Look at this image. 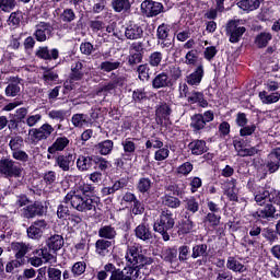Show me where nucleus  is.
Segmentation results:
<instances>
[{"label": "nucleus", "mask_w": 280, "mask_h": 280, "mask_svg": "<svg viewBox=\"0 0 280 280\" xmlns=\"http://www.w3.org/2000/svg\"><path fill=\"white\" fill-rule=\"evenodd\" d=\"M176 226V214L170 208H162L153 223V231L162 235L163 242H170V231Z\"/></svg>", "instance_id": "obj_1"}, {"label": "nucleus", "mask_w": 280, "mask_h": 280, "mask_svg": "<svg viewBox=\"0 0 280 280\" xmlns=\"http://www.w3.org/2000/svg\"><path fill=\"white\" fill-rule=\"evenodd\" d=\"M125 259L131 266L129 272H136L135 275H139V270L145 268V266L154 264V258L143 255V252L137 245L127 246Z\"/></svg>", "instance_id": "obj_2"}, {"label": "nucleus", "mask_w": 280, "mask_h": 280, "mask_svg": "<svg viewBox=\"0 0 280 280\" xmlns=\"http://www.w3.org/2000/svg\"><path fill=\"white\" fill-rule=\"evenodd\" d=\"M213 119L215 114L208 109L203 114H194L190 117V128L194 135H202V132H211L213 130Z\"/></svg>", "instance_id": "obj_3"}, {"label": "nucleus", "mask_w": 280, "mask_h": 280, "mask_svg": "<svg viewBox=\"0 0 280 280\" xmlns=\"http://www.w3.org/2000/svg\"><path fill=\"white\" fill-rule=\"evenodd\" d=\"M77 196L82 199L81 205L83 206V211H95L97 202H100V197L95 196V186L91 184H82L79 186Z\"/></svg>", "instance_id": "obj_4"}, {"label": "nucleus", "mask_w": 280, "mask_h": 280, "mask_svg": "<svg viewBox=\"0 0 280 280\" xmlns=\"http://www.w3.org/2000/svg\"><path fill=\"white\" fill-rule=\"evenodd\" d=\"M0 175L4 178H21L23 166L10 156H2L0 159Z\"/></svg>", "instance_id": "obj_5"}, {"label": "nucleus", "mask_w": 280, "mask_h": 280, "mask_svg": "<svg viewBox=\"0 0 280 280\" xmlns=\"http://www.w3.org/2000/svg\"><path fill=\"white\" fill-rule=\"evenodd\" d=\"M28 109L20 107L14 114H9V131L11 135H23L25 132V119H27Z\"/></svg>", "instance_id": "obj_6"}, {"label": "nucleus", "mask_w": 280, "mask_h": 280, "mask_svg": "<svg viewBox=\"0 0 280 280\" xmlns=\"http://www.w3.org/2000/svg\"><path fill=\"white\" fill-rule=\"evenodd\" d=\"M156 38L162 49H170L174 46L176 40V32H174V25L162 23L156 28Z\"/></svg>", "instance_id": "obj_7"}, {"label": "nucleus", "mask_w": 280, "mask_h": 280, "mask_svg": "<svg viewBox=\"0 0 280 280\" xmlns=\"http://www.w3.org/2000/svg\"><path fill=\"white\" fill-rule=\"evenodd\" d=\"M47 248L40 249V255L45 261L51 259V253H58L65 246V237L60 234H51L46 238Z\"/></svg>", "instance_id": "obj_8"}, {"label": "nucleus", "mask_w": 280, "mask_h": 280, "mask_svg": "<svg viewBox=\"0 0 280 280\" xmlns=\"http://www.w3.org/2000/svg\"><path fill=\"white\" fill-rule=\"evenodd\" d=\"M54 127L49 122L43 124L39 128L28 130V139L32 145H38L39 141H47L54 135Z\"/></svg>", "instance_id": "obj_9"}, {"label": "nucleus", "mask_w": 280, "mask_h": 280, "mask_svg": "<svg viewBox=\"0 0 280 280\" xmlns=\"http://www.w3.org/2000/svg\"><path fill=\"white\" fill-rule=\"evenodd\" d=\"M47 213L43 201H34L20 210L21 218L24 220H34V218H43Z\"/></svg>", "instance_id": "obj_10"}, {"label": "nucleus", "mask_w": 280, "mask_h": 280, "mask_svg": "<svg viewBox=\"0 0 280 280\" xmlns=\"http://www.w3.org/2000/svg\"><path fill=\"white\" fill-rule=\"evenodd\" d=\"M225 34L229 36V40L232 44L240 43L242 36L246 34V27L240 26V20H230L225 26Z\"/></svg>", "instance_id": "obj_11"}, {"label": "nucleus", "mask_w": 280, "mask_h": 280, "mask_svg": "<svg viewBox=\"0 0 280 280\" xmlns=\"http://www.w3.org/2000/svg\"><path fill=\"white\" fill-rule=\"evenodd\" d=\"M140 10L147 19H154V16H159V14H163V12H165V7L163 3L154 0H144L140 4Z\"/></svg>", "instance_id": "obj_12"}, {"label": "nucleus", "mask_w": 280, "mask_h": 280, "mask_svg": "<svg viewBox=\"0 0 280 280\" xmlns=\"http://www.w3.org/2000/svg\"><path fill=\"white\" fill-rule=\"evenodd\" d=\"M144 34L145 25L135 21H129L125 28V38H127V40H141Z\"/></svg>", "instance_id": "obj_13"}, {"label": "nucleus", "mask_w": 280, "mask_h": 280, "mask_svg": "<svg viewBox=\"0 0 280 280\" xmlns=\"http://www.w3.org/2000/svg\"><path fill=\"white\" fill-rule=\"evenodd\" d=\"M190 257L191 259H197V266H207L209 261V245L206 243L195 244Z\"/></svg>", "instance_id": "obj_14"}, {"label": "nucleus", "mask_w": 280, "mask_h": 280, "mask_svg": "<svg viewBox=\"0 0 280 280\" xmlns=\"http://www.w3.org/2000/svg\"><path fill=\"white\" fill-rule=\"evenodd\" d=\"M69 143H71V141L69 138H67V136L56 138L52 144L47 149L48 161H54V159H56V154H59V152H65V150L69 148Z\"/></svg>", "instance_id": "obj_15"}, {"label": "nucleus", "mask_w": 280, "mask_h": 280, "mask_svg": "<svg viewBox=\"0 0 280 280\" xmlns=\"http://www.w3.org/2000/svg\"><path fill=\"white\" fill-rule=\"evenodd\" d=\"M46 229L47 221L45 219H37L26 229V235L30 240H40Z\"/></svg>", "instance_id": "obj_16"}, {"label": "nucleus", "mask_w": 280, "mask_h": 280, "mask_svg": "<svg viewBox=\"0 0 280 280\" xmlns=\"http://www.w3.org/2000/svg\"><path fill=\"white\" fill-rule=\"evenodd\" d=\"M54 159L55 165L62 172H69L75 165V154L71 152L55 155Z\"/></svg>", "instance_id": "obj_17"}, {"label": "nucleus", "mask_w": 280, "mask_h": 280, "mask_svg": "<svg viewBox=\"0 0 280 280\" xmlns=\"http://www.w3.org/2000/svg\"><path fill=\"white\" fill-rule=\"evenodd\" d=\"M54 32V26L49 22H39L36 25L35 32L33 36L37 40V43H45L47 40V36H51Z\"/></svg>", "instance_id": "obj_18"}, {"label": "nucleus", "mask_w": 280, "mask_h": 280, "mask_svg": "<svg viewBox=\"0 0 280 280\" xmlns=\"http://www.w3.org/2000/svg\"><path fill=\"white\" fill-rule=\"evenodd\" d=\"M172 113V104L167 102H160V104L155 107V119L158 124H163V121H170Z\"/></svg>", "instance_id": "obj_19"}, {"label": "nucleus", "mask_w": 280, "mask_h": 280, "mask_svg": "<svg viewBox=\"0 0 280 280\" xmlns=\"http://www.w3.org/2000/svg\"><path fill=\"white\" fill-rule=\"evenodd\" d=\"M267 170L269 174H275L280 170V147L273 148L267 156Z\"/></svg>", "instance_id": "obj_20"}, {"label": "nucleus", "mask_w": 280, "mask_h": 280, "mask_svg": "<svg viewBox=\"0 0 280 280\" xmlns=\"http://www.w3.org/2000/svg\"><path fill=\"white\" fill-rule=\"evenodd\" d=\"M177 229L178 235H189V233H194V229H196V223L191 220V215L185 212V214L178 221Z\"/></svg>", "instance_id": "obj_21"}, {"label": "nucleus", "mask_w": 280, "mask_h": 280, "mask_svg": "<svg viewBox=\"0 0 280 280\" xmlns=\"http://www.w3.org/2000/svg\"><path fill=\"white\" fill-rule=\"evenodd\" d=\"M21 86H23V79L19 78V75L10 77L9 84L4 90L7 97H16V95H20Z\"/></svg>", "instance_id": "obj_22"}, {"label": "nucleus", "mask_w": 280, "mask_h": 280, "mask_svg": "<svg viewBox=\"0 0 280 280\" xmlns=\"http://www.w3.org/2000/svg\"><path fill=\"white\" fill-rule=\"evenodd\" d=\"M275 191V188H271L269 186H260L255 196V202L256 205H258L259 207H264V205H266L267 200H271L272 198V194Z\"/></svg>", "instance_id": "obj_23"}, {"label": "nucleus", "mask_w": 280, "mask_h": 280, "mask_svg": "<svg viewBox=\"0 0 280 280\" xmlns=\"http://www.w3.org/2000/svg\"><path fill=\"white\" fill-rule=\"evenodd\" d=\"M105 270L110 273L108 280H132L131 271L125 273L124 270L117 268L113 262L106 264Z\"/></svg>", "instance_id": "obj_24"}, {"label": "nucleus", "mask_w": 280, "mask_h": 280, "mask_svg": "<svg viewBox=\"0 0 280 280\" xmlns=\"http://www.w3.org/2000/svg\"><path fill=\"white\" fill-rule=\"evenodd\" d=\"M202 78H205V66L200 63L190 74L186 75V83L188 86H200Z\"/></svg>", "instance_id": "obj_25"}, {"label": "nucleus", "mask_w": 280, "mask_h": 280, "mask_svg": "<svg viewBox=\"0 0 280 280\" xmlns=\"http://www.w3.org/2000/svg\"><path fill=\"white\" fill-rule=\"evenodd\" d=\"M39 60H58L60 58V50L58 48L49 49L48 46H39L35 52Z\"/></svg>", "instance_id": "obj_26"}, {"label": "nucleus", "mask_w": 280, "mask_h": 280, "mask_svg": "<svg viewBox=\"0 0 280 280\" xmlns=\"http://www.w3.org/2000/svg\"><path fill=\"white\" fill-rule=\"evenodd\" d=\"M135 235L137 240H141V242H150L154 237L152 228H150V223L147 222L140 223L136 226Z\"/></svg>", "instance_id": "obj_27"}, {"label": "nucleus", "mask_w": 280, "mask_h": 280, "mask_svg": "<svg viewBox=\"0 0 280 280\" xmlns=\"http://www.w3.org/2000/svg\"><path fill=\"white\" fill-rule=\"evenodd\" d=\"M188 150H190L194 156H202L209 152V147H207V141L196 139L188 143Z\"/></svg>", "instance_id": "obj_28"}, {"label": "nucleus", "mask_w": 280, "mask_h": 280, "mask_svg": "<svg viewBox=\"0 0 280 280\" xmlns=\"http://www.w3.org/2000/svg\"><path fill=\"white\" fill-rule=\"evenodd\" d=\"M164 73H166L173 86L176 84V82H178V80H180V78H183V70L175 63L167 65L165 67Z\"/></svg>", "instance_id": "obj_29"}, {"label": "nucleus", "mask_w": 280, "mask_h": 280, "mask_svg": "<svg viewBox=\"0 0 280 280\" xmlns=\"http://www.w3.org/2000/svg\"><path fill=\"white\" fill-rule=\"evenodd\" d=\"M62 202L66 206H68L70 202V205L73 209H75L77 211H80L81 213H84V206L82 205V199L80 198V196H78V194L68 192L65 196Z\"/></svg>", "instance_id": "obj_30"}, {"label": "nucleus", "mask_w": 280, "mask_h": 280, "mask_svg": "<svg viewBox=\"0 0 280 280\" xmlns=\"http://www.w3.org/2000/svg\"><path fill=\"white\" fill-rule=\"evenodd\" d=\"M95 155H79L77 159V170L79 172H89L94 167Z\"/></svg>", "instance_id": "obj_31"}, {"label": "nucleus", "mask_w": 280, "mask_h": 280, "mask_svg": "<svg viewBox=\"0 0 280 280\" xmlns=\"http://www.w3.org/2000/svg\"><path fill=\"white\" fill-rule=\"evenodd\" d=\"M275 213H277V208L272 205V201H269L256 211V219L268 220L270 218H275Z\"/></svg>", "instance_id": "obj_32"}, {"label": "nucleus", "mask_w": 280, "mask_h": 280, "mask_svg": "<svg viewBox=\"0 0 280 280\" xmlns=\"http://www.w3.org/2000/svg\"><path fill=\"white\" fill-rule=\"evenodd\" d=\"M114 244L115 242L113 241L98 238L94 244L96 255H100V257H106V255L110 253V248H113Z\"/></svg>", "instance_id": "obj_33"}, {"label": "nucleus", "mask_w": 280, "mask_h": 280, "mask_svg": "<svg viewBox=\"0 0 280 280\" xmlns=\"http://www.w3.org/2000/svg\"><path fill=\"white\" fill-rule=\"evenodd\" d=\"M152 88L153 89H168L172 85V82L170 81V77H167V73H165V71L160 72L159 74H156L152 82Z\"/></svg>", "instance_id": "obj_34"}, {"label": "nucleus", "mask_w": 280, "mask_h": 280, "mask_svg": "<svg viewBox=\"0 0 280 280\" xmlns=\"http://www.w3.org/2000/svg\"><path fill=\"white\" fill-rule=\"evenodd\" d=\"M84 63L82 61H75L71 65V72L69 73L70 82H80L84 79Z\"/></svg>", "instance_id": "obj_35"}, {"label": "nucleus", "mask_w": 280, "mask_h": 280, "mask_svg": "<svg viewBox=\"0 0 280 280\" xmlns=\"http://www.w3.org/2000/svg\"><path fill=\"white\" fill-rule=\"evenodd\" d=\"M153 185L154 183L150 177H140L136 184V189L138 194H142V196H150Z\"/></svg>", "instance_id": "obj_36"}, {"label": "nucleus", "mask_w": 280, "mask_h": 280, "mask_svg": "<svg viewBox=\"0 0 280 280\" xmlns=\"http://www.w3.org/2000/svg\"><path fill=\"white\" fill-rule=\"evenodd\" d=\"M187 102L188 104H198L200 108H207L209 106V101L205 98V93L196 90L190 92Z\"/></svg>", "instance_id": "obj_37"}, {"label": "nucleus", "mask_w": 280, "mask_h": 280, "mask_svg": "<svg viewBox=\"0 0 280 280\" xmlns=\"http://www.w3.org/2000/svg\"><path fill=\"white\" fill-rule=\"evenodd\" d=\"M12 250L15 253V259H22L25 261V255L32 250L30 244L23 242H15L11 245Z\"/></svg>", "instance_id": "obj_38"}, {"label": "nucleus", "mask_w": 280, "mask_h": 280, "mask_svg": "<svg viewBox=\"0 0 280 280\" xmlns=\"http://www.w3.org/2000/svg\"><path fill=\"white\" fill-rule=\"evenodd\" d=\"M98 237L108 242H115V237H117V230H115V226L113 225H102L98 229Z\"/></svg>", "instance_id": "obj_39"}, {"label": "nucleus", "mask_w": 280, "mask_h": 280, "mask_svg": "<svg viewBox=\"0 0 280 280\" xmlns=\"http://www.w3.org/2000/svg\"><path fill=\"white\" fill-rule=\"evenodd\" d=\"M110 8L118 14H126L132 8L130 0H112Z\"/></svg>", "instance_id": "obj_40"}, {"label": "nucleus", "mask_w": 280, "mask_h": 280, "mask_svg": "<svg viewBox=\"0 0 280 280\" xmlns=\"http://www.w3.org/2000/svg\"><path fill=\"white\" fill-rule=\"evenodd\" d=\"M184 207L186 209L187 215L191 213V215L198 213L200 211V201L195 196H190L184 200Z\"/></svg>", "instance_id": "obj_41"}, {"label": "nucleus", "mask_w": 280, "mask_h": 280, "mask_svg": "<svg viewBox=\"0 0 280 280\" xmlns=\"http://www.w3.org/2000/svg\"><path fill=\"white\" fill-rule=\"evenodd\" d=\"M92 168L96 170V172H101L102 174H108V170H110V162L102 155H94V166Z\"/></svg>", "instance_id": "obj_42"}, {"label": "nucleus", "mask_w": 280, "mask_h": 280, "mask_svg": "<svg viewBox=\"0 0 280 280\" xmlns=\"http://www.w3.org/2000/svg\"><path fill=\"white\" fill-rule=\"evenodd\" d=\"M115 142L113 140H103L95 144V150L98 151L101 156H108V154H113Z\"/></svg>", "instance_id": "obj_43"}, {"label": "nucleus", "mask_w": 280, "mask_h": 280, "mask_svg": "<svg viewBox=\"0 0 280 280\" xmlns=\"http://www.w3.org/2000/svg\"><path fill=\"white\" fill-rule=\"evenodd\" d=\"M261 1L264 0H240L236 5L244 12H255V10H259Z\"/></svg>", "instance_id": "obj_44"}, {"label": "nucleus", "mask_w": 280, "mask_h": 280, "mask_svg": "<svg viewBox=\"0 0 280 280\" xmlns=\"http://www.w3.org/2000/svg\"><path fill=\"white\" fill-rule=\"evenodd\" d=\"M42 71H44L42 80L45 84H54V82H58L60 77L58 75V71H55L54 68L43 66Z\"/></svg>", "instance_id": "obj_45"}, {"label": "nucleus", "mask_w": 280, "mask_h": 280, "mask_svg": "<svg viewBox=\"0 0 280 280\" xmlns=\"http://www.w3.org/2000/svg\"><path fill=\"white\" fill-rule=\"evenodd\" d=\"M272 40V34L268 32H260L258 35H256L254 39V44L258 49H266L268 47V44Z\"/></svg>", "instance_id": "obj_46"}, {"label": "nucleus", "mask_w": 280, "mask_h": 280, "mask_svg": "<svg viewBox=\"0 0 280 280\" xmlns=\"http://www.w3.org/2000/svg\"><path fill=\"white\" fill-rule=\"evenodd\" d=\"M131 100L133 104H145L150 100V96H148L145 88H138L132 91Z\"/></svg>", "instance_id": "obj_47"}, {"label": "nucleus", "mask_w": 280, "mask_h": 280, "mask_svg": "<svg viewBox=\"0 0 280 280\" xmlns=\"http://www.w3.org/2000/svg\"><path fill=\"white\" fill-rule=\"evenodd\" d=\"M120 145L124 150L122 156H135V152H137V143H135L131 138L122 140Z\"/></svg>", "instance_id": "obj_48"}, {"label": "nucleus", "mask_w": 280, "mask_h": 280, "mask_svg": "<svg viewBox=\"0 0 280 280\" xmlns=\"http://www.w3.org/2000/svg\"><path fill=\"white\" fill-rule=\"evenodd\" d=\"M71 121L74 128H84V126H89L92 120L86 114H74Z\"/></svg>", "instance_id": "obj_49"}, {"label": "nucleus", "mask_w": 280, "mask_h": 280, "mask_svg": "<svg viewBox=\"0 0 280 280\" xmlns=\"http://www.w3.org/2000/svg\"><path fill=\"white\" fill-rule=\"evenodd\" d=\"M226 268L228 270H232V272H246V266L233 256L228 257Z\"/></svg>", "instance_id": "obj_50"}, {"label": "nucleus", "mask_w": 280, "mask_h": 280, "mask_svg": "<svg viewBox=\"0 0 280 280\" xmlns=\"http://www.w3.org/2000/svg\"><path fill=\"white\" fill-rule=\"evenodd\" d=\"M220 220H222L220 212H208L203 218V224L215 229V226H220Z\"/></svg>", "instance_id": "obj_51"}, {"label": "nucleus", "mask_w": 280, "mask_h": 280, "mask_svg": "<svg viewBox=\"0 0 280 280\" xmlns=\"http://www.w3.org/2000/svg\"><path fill=\"white\" fill-rule=\"evenodd\" d=\"M260 101L262 104H277L280 100V93L273 92L271 94H268L266 91L259 92L258 94Z\"/></svg>", "instance_id": "obj_52"}, {"label": "nucleus", "mask_w": 280, "mask_h": 280, "mask_svg": "<svg viewBox=\"0 0 280 280\" xmlns=\"http://www.w3.org/2000/svg\"><path fill=\"white\" fill-rule=\"evenodd\" d=\"M162 205L164 207H167L168 209H178L182 202L178 197H174L172 195H164L162 197Z\"/></svg>", "instance_id": "obj_53"}, {"label": "nucleus", "mask_w": 280, "mask_h": 280, "mask_svg": "<svg viewBox=\"0 0 280 280\" xmlns=\"http://www.w3.org/2000/svg\"><path fill=\"white\" fill-rule=\"evenodd\" d=\"M178 257V250L174 247H166L162 250L161 258L167 264H174Z\"/></svg>", "instance_id": "obj_54"}, {"label": "nucleus", "mask_w": 280, "mask_h": 280, "mask_svg": "<svg viewBox=\"0 0 280 280\" xmlns=\"http://www.w3.org/2000/svg\"><path fill=\"white\" fill-rule=\"evenodd\" d=\"M138 79L140 82H148L150 80V66L148 63H141L136 68Z\"/></svg>", "instance_id": "obj_55"}, {"label": "nucleus", "mask_w": 280, "mask_h": 280, "mask_svg": "<svg viewBox=\"0 0 280 280\" xmlns=\"http://www.w3.org/2000/svg\"><path fill=\"white\" fill-rule=\"evenodd\" d=\"M161 62H163V52L153 51L148 57V66L149 67H161Z\"/></svg>", "instance_id": "obj_56"}, {"label": "nucleus", "mask_w": 280, "mask_h": 280, "mask_svg": "<svg viewBox=\"0 0 280 280\" xmlns=\"http://www.w3.org/2000/svg\"><path fill=\"white\" fill-rule=\"evenodd\" d=\"M121 62L119 61H103L100 65L101 71H104L105 73H110V71H117V69H120Z\"/></svg>", "instance_id": "obj_57"}, {"label": "nucleus", "mask_w": 280, "mask_h": 280, "mask_svg": "<svg viewBox=\"0 0 280 280\" xmlns=\"http://www.w3.org/2000/svg\"><path fill=\"white\" fill-rule=\"evenodd\" d=\"M163 145H164L163 139H161L156 135L151 136V139L147 140V142H145L147 150H152V148L154 150H159V149L163 148Z\"/></svg>", "instance_id": "obj_58"}, {"label": "nucleus", "mask_w": 280, "mask_h": 280, "mask_svg": "<svg viewBox=\"0 0 280 280\" xmlns=\"http://www.w3.org/2000/svg\"><path fill=\"white\" fill-rule=\"evenodd\" d=\"M141 62H143V56L142 55H136L133 52H129V56L127 58V65L128 67H130L131 69H137V67H139V65H141Z\"/></svg>", "instance_id": "obj_59"}, {"label": "nucleus", "mask_w": 280, "mask_h": 280, "mask_svg": "<svg viewBox=\"0 0 280 280\" xmlns=\"http://www.w3.org/2000/svg\"><path fill=\"white\" fill-rule=\"evenodd\" d=\"M23 145H24V140L21 136H19V133L14 135V137H12L11 140L9 141V148L11 152L21 150Z\"/></svg>", "instance_id": "obj_60"}, {"label": "nucleus", "mask_w": 280, "mask_h": 280, "mask_svg": "<svg viewBox=\"0 0 280 280\" xmlns=\"http://www.w3.org/2000/svg\"><path fill=\"white\" fill-rule=\"evenodd\" d=\"M71 272L73 277H82L84 272H86V262L85 261H77L71 267Z\"/></svg>", "instance_id": "obj_61"}, {"label": "nucleus", "mask_w": 280, "mask_h": 280, "mask_svg": "<svg viewBox=\"0 0 280 280\" xmlns=\"http://www.w3.org/2000/svg\"><path fill=\"white\" fill-rule=\"evenodd\" d=\"M48 280H62V271L56 267H46Z\"/></svg>", "instance_id": "obj_62"}, {"label": "nucleus", "mask_w": 280, "mask_h": 280, "mask_svg": "<svg viewBox=\"0 0 280 280\" xmlns=\"http://www.w3.org/2000/svg\"><path fill=\"white\" fill-rule=\"evenodd\" d=\"M188 185L190 187V192L196 194L200 187H202V178L198 176H192L188 178Z\"/></svg>", "instance_id": "obj_63"}, {"label": "nucleus", "mask_w": 280, "mask_h": 280, "mask_svg": "<svg viewBox=\"0 0 280 280\" xmlns=\"http://www.w3.org/2000/svg\"><path fill=\"white\" fill-rule=\"evenodd\" d=\"M60 19L63 23H73L75 11H73V9H65L60 14Z\"/></svg>", "instance_id": "obj_64"}]
</instances>
